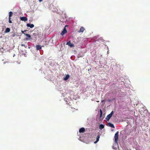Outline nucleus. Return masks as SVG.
Here are the masks:
<instances>
[{"label": "nucleus", "instance_id": "9d476101", "mask_svg": "<svg viewBox=\"0 0 150 150\" xmlns=\"http://www.w3.org/2000/svg\"><path fill=\"white\" fill-rule=\"evenodd\" d=\"M27 26L28 27H30V28H33L34 27V25L33 24H30L29 23H27Z\"/></svg>", "mask_w": 150, "mask_h": 150}, {"label": "nucleus", "instance_id": "b1692460", "mask_svg": "<svg viewBox=\"0 0 150 150\" xmlns=\"http://www.w3.org/2000/svg\"><path fill=\"white\" fill-rule=\"evenodd\" d=\"M100 112H102V111L101 110H100Z\"/></svg>", "mask_w": 150, "mask_h": 150}, {"label": "nucleus", "instance_id": "412c9836", "mask_svg": "<svg viewBox=\"0 0 150 150\" xmlns=\"http://www.w3.org/2000/svg\"><path fill=\"white\" fill-rule=\"evenodd\" d=\"M105 100H101V102L102 103H103V105H104L105 104Z\"/></svg>", "mask_w": 150, "mask_h": 150}, {"label": "nucleus", "instance_id": "2eb2a0df", "mask_svg": "<svg viewBox=\"0 0 150 150\" xmlns=\"http://www.w3.org/2000/svg\"><path fill=\"white\" fill-rule=\"evenodd\" d=\"M69 74L67 75L66 77L64 78V81H66L69 78Z\"/></svg>", "mask_w": 150, "mask_h": 150}, {"label": "nucleus", "instance_id": "bb28decb", "mask_svg": "<svg viewBox=\"0 0 150 150\" xmlns=\"http://www.w3.org/2000/svg\"><path fill=\"white\" fill-rule=\"evenodd\" d=\"M111 112L112 113L113 112V111H112Z\"/></svg>", "mask_w": 150, "mask_h": 150}, {"label": "nucleus", "instance_id": "ddd939ff", "mask_svg": "<svg viewBox=\"0 0 150 150\" xmlns=\"http://www.w3.org/2000/svg\"><path fill=\"white\" fill-rule=\"evenodd\" d=\"M84 30V28L83 27H81L80 28V30L79 31V32H83Z\"/></svg>", "mask_w": 150, "mask_h": 150}, {"label": "nucleus", "instance_id": "a211bd4d", "mask_svg": "<svg viewBox=\"0 0 150 150\" xmlns=\"http://www.w3.org/2000/svg\"><path fill=\"white\" fill-rule=\"evenodd\" d=\"M37 34L36 33H33V35H32V38H36Z\"/></svg>", "mask_w": 150, "mask_h": 150}, {"label": "nucleus", "instance_id": "f8f14e48", "mask_svg": "<svg viewBox=\"0 0 150 150\" xmlns=\"http://www.w3.org/2000/svg\"><path fill=\"white\" fill-rule=\"evenodd\" d=\"M108 125L109 126L112 128H115L114 125L113 124H112L111 123H108Z\"/></svg>", "mask_w": 150, "mask_h": 150}, {"label": "nucleus", "instance_id": "a878e982", "mask_svg": "<svg viewBox=\"0 0 150 150\" xmlns=\"http://www.w3.org/2000/svg\"><path fill=\"white\" fill-rule=\"evenodd\" d=\"M22 33H24L23 31H22Z\"/></svg>", "mask_w": 150, "mask_h": 150}, {"label": "nucleus", "instance_id": "f3484780", "mask_svg": "<svg viewBox=\"0 0 150 150\" xmlns=\"http://www.w3.org/2000/svg\"><path fill=\"white\" fill-rule=\"evenodd\" d=\"M10 29L8 28H6L5 30V33H8L10 32Z\"/></svg>", "mask_w": 150, "mask_h": 150}, {"label": "nucleus", "instance_id": "f257e3e1", "mask_svg": "<svg viewBox=\"0 0 150 150\" xmlns=\"http://www.w3.org/2000/svg\"><path fill=\"white\" fill-rule=\"evenodd\" d=\"M0 50L2 52H4L8 50V49L6 48V45L4 44L0 46Z\"/></svg>", "mask_w": 150, "mask_h": 150}, {"label": "nucleus", "instance_id": "dca6fc26", "mask_svg": "<svg viewBox=\"0 0 150 150\" xmlns=\"http://www.w3.org/2000/svg\"><path fill=\"white\" fill-rule=\"evenodd\" d=\"M99 138H100V136H99V135H98V136H97V137L96 140V141L94 142L95 143H97L99 141Z\"/></svg>", "mask_w": 150, "mask_h": 150}, {"label": "nucleus", "instance_id": "1a4fd4ad", "mask_svg": "<svg viewBox=\"0 0 150 150\" xmlns=\"http://www.w3.org/2000/svg\"><path fill=\"white\" fill-rule=\"evenodd\" d=\"M21 20L22 21H27L28 19L27 18L25 17H21L20 18Z\"/></svg>", "mask_w": 150, "mask_h": 150}, {"label": "nucleus", "instance_id": "393cba45", "mask_svg": "<svg viewBox=\"0 0 150 150\" xmlns=\"http://www.w3.org/2000/svg\"><path fill=\"white\" fill-rule=\"evenodd\" d=\"M108 101L109 102H110V101H111V100H108Z\"/></svg>", "mask_w": 150, "mask_h": 150}, {"label": "nucleus", "instance_id": "9b49d317", "mask_svg": "<svg viewBox=\"0 0 150 150\" xmlns=\"http://www.w3.org/2000/svg\"><path fill=\"white\" fill-rule=\"evenodd\" d=\"M85 131V129L83 127H82L80 128L79 130V132L80 133L83 132Z\"/></svg>", "mask_w": 150, "mask_h": 150}, {"label": "nucleus", "instance_id": "20e7f679", "mask_svg": "<svg viewBox=\"0 0 150 150\" xmlns=\"http://www.w3.org/2000/svg\"><path fill=\"white\" fill-rule=\"evenodd\" d=\"M9 18H8V19H9L8 22L10 23H12V22L11 21V17L13 15V13L12 12L10 11V12H9Z\"/></svg>", "mask_w": 150, "mask_h": 150}, {"label": "nucleus", "instance_id": "6e6552de", "mask_svg": "<svg viewBox=\"0 0 150 150\" xmlns=\"http://www.w3.org/2000/svg\"><path fill=\"white\" fill-rule=\"evenodd\" d=\"M67 45H68L71 47H74V45L73 43H71L70 41H69L68 42L67 44Z\"/></svg>", "mask_w": 150, "mask_h": 150}, {"label": "nucleus", "instance_id": "7ed1b4c3", "mask_svg": "<svg viewBox=\"0 0 150 150\" xmlns=\"http://www.w3.org/2000/svg\"><path fill=\"white\" fill-rule=\"evenodd\" d=\"M118 134H119V132H116V133L115 134V136H114L115 141V142L117 143V142H118V137H119Z\"/></svg>", "mask_w": 150, "mask_h": 150}, {"label": "nucleus", "instance_id": "5701e85b", "mask_svg": "<svg viewBox=\"0 0 150 150\" xmlns=\"http://www.w3.org/2000/svg\"><path fill=\"white\" fill-rule=\"evenodd\" d=\"M39 2H41L42 1H43V0H39Z\"/></svg>", "mask_w": 150, "mask_h": 150}, {"label": "nucleus", "instance_id": "4468645a", "mask_svg": "<svg viewBox=\"0 0 150 150\" xmlns=\"http://www.w3.org/2000/svg\"><path fill=\"white\" fill-rule=\"evenodd\" d=\"M42 47L40 45H37L36 46V49L37 50H39Z\"/></svg>", "mask_w": 150, "mask_h": 150}, {"label": "nucleus", "instance_id": "aec40b11", "mask_svg": "<svg viewBox=\"0 0 150 150\" xmlns=\"http://www.w3.org/2000/svg\"><path fill=\"white\" fill-rule=\"evenodd\" d=\"M103 113H100V120H103L104 118V117L102 116V114Z\"/></svg>", "mask_w": 150, "mask_h": 150}, {"label": "nucleus", "instance_id": "39448f33", "mask_svg": "<svg viewBox=\"0 0 150 150\" xmlns=\"http://www.w3.org/2000/svg\"><path fill=\"white\" fill-rule=\"evenodd\" d=\"M24 34L27 37H28V38H26V39L27 40H32L33 39V38H31V36L29 34H26V33H24Z\"/></svg>", "mask_w": 150, "mask_h": 150}, {"label": "nucleus", "instance_id": "0eeeda50", "mask_svg": "<svg viewBox=\"0 0 150 150\" xmlns=\"http://www.w3.org/2000/svg\"><path fill=\"white\" fill-rule=\"evenodd\" d=\"M67 32V31L66 30V28L65 27H64L63 30L62 32L61 33V35L62 36L64 35L65 33H66Z\"/></svg>", "mask_w": 150, "mask_h": 150}, {"label": "nucleus", "instance_id": "6ab92c4d", "mask_svg": "<svg viewBox=\"0 0 150 150\" xmlns=\"http://www.w3.org/2000/svg\"><path fill=\"white\" fill-rule=\"evenodd\" d=\"M104 127V126L102 124H100L99 125V128L101 129H103Z\"/></svg>", "mask_w": 150, "mask_h": 150}, {"label": "nucleus", "instance_id": "f03ea898", "mask_svg": "<svg viewBox=\"0 0 150 150\" xmlns=\"http://www.w3.org/2000/svg\"><path fill=\"white\" fill-rule=\"evenodd\" d=\"M139 112H147L148 110L146 109L145 107H142L139 109Z\"/></svg>", "mask_w": 150, "mask_h": 150}, {"label": "nucleus", "instance_id": "423d86ee", "mask_svg": "<svg viewBox=\"0 0 150 150\" xmlns=\"http://www.w3.org/2000/svg\"><path fill=\"white\" fill-rule=\"evenodd\" d=\"M113 113H110L106 117L105 119L109 121L110 119V118L112 116Z\"/></svg>", "mask_w": 150, "mask_h": 150}, {"label": "nucleus", "instance_id": "4be33fe9", "mask_svg": "<svg viewBox=\"0 0 150 150\" xmlns=\"http://www.w3.org/2000/svg\"><path fill=\"white\" fill-rule=\"evenodd\" d=\"M21 46L23 47V46H24L25 47V48H26L27 47V45H25V44H21Z\"/></svg>", "mask_w": 150, "mask_h": 150}]
</instances>
